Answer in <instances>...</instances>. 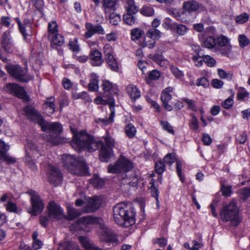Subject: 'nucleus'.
<instances>
[{
  "label": "nucleus",
  "mask_w": 250,
  "mask_h": 250,
  "mask_svg": "<svg viewBox=\"0 0 250 250\" xmlns=\"http://www.w3.org/2000/svg\"><path fill=\"white\" fill-rule=\"evenodd\" d=\"M1 43L5 51L10 53L14 52L15 46L11 40L9 31H6L3 34Z\"/></svg>",
  "instance_id": "nucleus-18"
},
{
  "label": "nucleus",
  "mask_w": 250,
  "mask_h": 250,
  "mask_svg": "<svg viewBox=\"0 0 250 250\" xmlns=\"http://www.w3.org/2000/svg\"><path fill=\"white\" fill-rule=\"evenodd\" d=\"M39 125L42 131L50 133L46 138L47 142L53 146L58 145L60 143L58 135L62 131L61 124L56 122L49 123L43 118Z\"/></svg>",
  "instance_id": "nucleus-6"
},
{
  "label": "nucleus",
  "mask_w": 250,
  "mask_h": 250,
  "mask_svg": "<svg viewBox=\"0 0 250 250\" xmlns=\"http://www.w3.org/2000/svg\"><path fill=\"white\" fill-rule=\"evenodd\" d=\"M155 168L156 172L161 175L166 169L165 163L162 160L156 162L155 164Z\"/></svg>",
  "instance_id": "nucleus-42"
},
{
  "label": "nucleus",
  "mask_w": 250,
  "mask_h": 250,
  "mask_svg": "<svg viewBox=\"0 0 250 250\" xmlns=\"http://www.w3.org/2000/svg\"><path fill=\"white\" fill-rule=\"evenodd\" d=\"M47 173L48 181L51 184L57 186L61 183L62 173L58 167L49 164Z\"/></svg>",
  "instance_id": "nucleus-12"
},
{
  "label": "nucleus",
  "mask_w": 250,
  "mask_h": 250,
  "mask_svg": "<svg viewBox=\"0 0 250 250\" xmlns=\"http://www.w3.org/2000/svg\"><path fill=\"white\" fill-rule=\"evenodd\" d=\"M203 58L204 62L208 66L212 67L215 65L216 61L213 57L209 55H203Z\"/></svg>",
  "instance_id": "nucleus-52"
},
{
  "label": "nucleus",
  "mask_w": 250,
  "mask_h": 250,
  "mask_svg": "<svg viewBox=\"0 0 250 250\" xmlns=\"http://www.w3.org/2000/svg\"><path fill=\"white\" fill-rule=\"evenodd\" d=\"M127 13L136 14L138 11V7L135 4L134 0H126Z\"/></svg>",
  "instance_id": "nucleus-35"
},
{
  "label": "nucleus",
  "mask_w": 250,
  "mask_h": 250,
  "mask_svg": "<svg viewBox=\"0 0 250 250\" xmlns=\"http://www.w3.org/2000/svg\"><path fill=\"white\" fill-rule=\"evenodd\" d=\"M18 24L19 25L20 32L22 34L24 38H25L27 36H28L29 34L27 33H26V28H30V26L29 25V24L28 23H26L22 24L19 20L18 21Z\"/></svg>",
  "instance_id": "nucleus-48"
},
{
  "label": "nucleus",
  "mask_w": 250,
  "mask_h": 250,
  "mask_svg": "<svg viewBox=\"0 0 250 250\" xmlns=\"http://www.w3.org/2000/svg\"><path fill=\"white\" fill-rule=\"evenodd\" d=\"M48 217L50 219L60 220L62 217V213L60 206L54 201H51L48 208Z\"/></svg>",
  "instance_id": "nucleus-14"
},
{
  "label": "nucleus",
  "mask_w": 250,
  "mask_h": 250,
  "mask_svg": "<svg viewBox=\"0 0 250 250\" xmlns=\"http://www.w3.org/2000/svg\"><path fill=\"white\" fill-rule=\"evenodd\" d=\"M201 50V49L199 48L197 52V55L192 57V60L195 64V65L197 66H201L203 63V56H201L199 55V52Z\"/></svg>",
  "instance_id": "nucleus-44"
},
{
  "label": "nucleus",
  "mask_w": 250,
  "mask_h": 250,
  "mask_svg": "<svg viewBox=\"0 0 250 250\" xmlns=\"http://www.w3.org/2000/svg\"><path fill=\"white\" fill-rule=\"evenodd\" d=\"M192 119L189 123L190 128L194 130H196L199 127V123L197 117L194 115L191 114Z\"/></svg>",
  "instance_id": "nucleus-57"
},
{
  "label": "nucleus",
  "mask_w": 250,
  "mask_h": 250,
  "mask_svg": "<svg viewBox=\"0 0 250 250\" xmlns=\"http://www.w3.org/2000/svg\"><path fill=\"white\" fill-rule=\"evenodd\" d=\"M233 104V96H230L222 103V106L225 109L230 108Z\"/></svg>",
  "instance_id": "nucleus-60"
},
{
  "label": "nucleus",
  "mask_w": 250,
  "mask_h": 250,
  "mask_svg": "<svg viewBox=\"0 0 250 250\" xmlns=\"http://www.w3.org/2000/svg\"><path fill=\"white\" fill-rule=\"evenodd\" d=\"M89 55L93 66H100L102 64V53L100 51L98 50H93L90 52Z\"/></svg>",
  "instance_id": "nucleus-22"
},
{
  "label": "nucleus",
  "mask_w": 250,
  "mask_h": 250,
  "mask_svg": "<svg viewBox=\"0 0 250 250\" xmlns=\"http://www.w3.org/2000/svg\"><path fill=\"white\" fill-rule=\"evenodd\" d=\"M164 162L166 164L171 165L176 161L175 154L168 153L164 158Z\"/></svg>",
  "instance_id": "nucleus-53"
},
{
  "label": "nucleus",
  "mask_w": 250,
  "mask_h": 250,
  "mask_svg": "<svg viewBox=\"0 0 250 250\" xmlns=\"http://www.w3.org/2000/svg\"><path fill=\"white\" fill-rule=\"evenodd\" d=\"M110 22L114 25H116L121 21L120 16L115 13L110 14L109 16Z\"/></svg>",
  "instance_id": "nucleus-54"
},
{
  "label": "nucleus",
  "mask_w": 250,
  "mask_h": 250,
  "mask_svg": "<svg viewBox=\"0 0 250 250\" xmlns=\"http://www.w3.org/2000/svg\"><path fill=\"white\" fill-rule=\"evenodd\" d=\"M67 212L68 214L66 217L63 215V219L66 218L68 220H72L81 215L83 212L72 207L68 206Z\"/></svg>",
  "instance_id": "nucleus-25"
},
{
  "label": "nucleus",
  "mask_w": 250,
  "mask_h": 250,
  "mask_svg": "<svg viewBox=\"0 0 250 250\" xmlns=\"http://www.w3.org/2000/svg\"><path fill=\"white\" fill-rule=\"evenodd\" d=\"M109 105L111 113L108 119L98 118L95 120V122L97 123H102L103 125H106L113 123L114 117L115 116V101L114 99L109 101Z\"/></svg>",
  "instance_id": "nucleus-20"
},
{
  "label": "nucleus",
  "mask_w": 250,
  "mask_h": 250,
  "mask_svg": "<svg viewBox=\"0 0 250 250\" xmlns=\"http://www.w3.org/2000/svg\"><path fill=\"white\" fill-rule=\"evenodd\" d=\"M78 239L83 247L85 250H103L95 245L88 237L83 236H80Z\"/></svg>",
  "instance_id": "nucleus-21"
},
{
  "label": "nucleus",
  "mask_w": 250,
  "mask_h": 250,
  "mask_svg": "<svg viewBox=\"0 0 250 250\" xmlns=\"http://www.w3.org/2000/svg\"><path fill=\"white\" fill-rule=\"evenodd\" d=\"M142 31L139 28H134L131 30V39L133 41L138 40L142 35Z\"/></svg>",
  "instance_id": "nucleus-51"
},
{
  "label": "nucleus",
  "mask_w": 250,
  "mask_h": 250,
  "mask_svg": "<svg viewBox=\"0 0 250 250\" xmlns=\"http://www.w3.org/2000/svg\"><path fill=\"white\" fill-rule=\"evenodd\" d=\"M50 41V46L52 49L58 51L62 55V35L61 34L53 35L52 36L47 38Z\"/></svg>",
  "instance_id": "nucleus-17"
},
{
  "label": "nucleus",
  "mask_w": 250,
  "mask_h": 250,
  "mask_svg": "<svg viewBox=\"0 0 250 250\" xmlns=\"http://www.w3.org/2000/svg\"><path fill=\"white\" fill-rule=\"evenodd\" d=\"M218 74L221 79H226L230 80L232 78V74L231 73H227L222 69H218Z\"/></svg>",
  "instance_id": "nucleus-55"
},
{
  "label": "nucleus",
  "mask_w": 250,
  "mask_h": 250,
  "mask_svg": "<svg viewBox=\"0 0 250 250\" xmlns=\"http://www.w3.org/2000/svg\"><path fill=\"white\" fill-rule=\"evenodd\" d=\"M47 38L58 33V26L55 21H51L48 23L47 28Z\"/></svg>",
  "instance_id": "nucleus-29"
},
{
  "label": "nucleus",
  "mask_w": 250,
  "mask_h": 250,
  "mask_svg": "<svg viewBox=\"0 0 250 250\" xmlns=\"http://www.w3.org/2000/svg\"><path fill=\"white\" fill-rule=\"evenodd\" d=\"M102 86L104 92H109L112 90L114 93H116L118 91L117 87H114L112 83L107 80L103 81Z\"/></svg>",
  "instance_id": "nucleus-36"
},
{
  "label": "nucleus",
  "mask_w": 250,
  "mask_h": 250,
  "mask_svg": "<svg viewBox=\"0 0 250 250\" xmlns=\"http://www.w3.org/2000/svg\"><path fill=\"white\" fill-rule=\"evenodd\" d=\"M172 31L175 32L179 35L183 36L187 33L188 28L184 24L176 23Z\"/></svg>",
  "instance_id": "nucleus-32"
},
{
  "label": "nucleus",
  "mask_w": 250,
  "mask_h": 250,
  "mask_svg": "<svg viewBox=\"0 0 250 250\" xmlns=\"http://www.w3.org/2000/svg\"><path fill=\"white\" fill-rule=\"evenodd\" d=\"M154 183L155 181L154 180V179H152L149 183V184L151 185V193L152 196H153L156 199V200H158L159 196V191L158 188L155 187Z\"/></svg>",
  "instance_id": "nucleus-56"
},
{
  "label": "nucleus",
  "mask_w": 250,
  "mask_h": 250,
  "mask_svg": "<svg viewBox=\"0 0 250 250\" xmlns=\"http://www.w3.org/2000/svg\"><path fill=\"white\" fill-rule=\"evenodd\" d=\"M63 166L73 174L79 176L89 175L88 167L85 163L78 161L73 156L63 154Z\"/></svg>",
  "instance_id": "nucleus-5"
},
{
  "label": "nucleus",
  "mask_w": 250,
  "mask_h": 250,
  "mask_svg": "<svg viewBox=\"0 0 250 250\" xmlns=\"http://www.w3.org/2000/svg\"><path fill=\"white\" fill-rule=\"evenodd\" d=\"M73 139L71 142L72 147L76 151L81 152L86 150L93 152L101 147L100 151V159L102 162H108L113 155V148L115 146L114 139L107 135L104 137L105 144L96 140L90 134L84 130L78 131L71 128Z\"/></svg>",
  "instance_id": "nucleus-1"
},
{
  "label": "nucleus",
  "mask_w": 250,
  "mask_h": 250,
  "mask_svg": "<svg viewBox=\"0 0 250 250\" xmlns=\"http://www.w3.org/2000/svg\"><path fill=\"white\" fill-rule=\"evenodd\" d=\"M98 77L95 74L91 75V79L88 84V89L92 91H96L98 90Z\"/></svg>",
  "instance_id": "nucleus-30"
},
{
  "label": "nucleus",
  "mask_w": 250,
  "mask_h": 250,
  "mask_svg": "<svg viewBox=\"0 0 250 250\" xmlns=\"http://www.w3.org/2000/svg\"><path fill=\"white\" fill-rule=\"evenodd\" d=\"M196 84L198 86H202L206 88L209 86V83L208 80L206 78L202 77L197 80Z\"/></svg>",
  "instance_id": "nucleus-64"
},
{
  "label": "nucleus",
  "mask_w": 250,
  "mask_h": 250,
  "mask_svg": "<svg viewBox=\"0 0 250 250\" xmlns=\"http://www.w3.org/2000/svg\"><path fill=\"white\" fill-rule=\"evenodd\" d=\"M86 32L84 35L85 39L91 38L94 34L104 35L105 34L103 27L100 24L94 25L90 22H86L85 24Z\"/></svg>",
  "instance_id": "nucleus-13"
},
{
  "label": "nucleus",
  "mask_w": 250,
  "mask_h": 250,
  "mask_svg": "<svg viewBox=\"0 0 250 250\" xmlns=\"http://www.w3.org/2000/svg\"><path fill=\"white\" fill-rule=\"evenodd\" d=\"M150 58L161 66H164L167 62V60L163 58L161 54L156 53L151 55Z\"/></svg>",
  "instance_id": "nucleus-33"
},
{
  "label": "nucleus",
  "mask_w": 250,
  "mask_h": 250,
  "mask_svg": "<svg viewBox=\"0 0 250 250\" xmlns=\"http://www.w3.org/2000/svg\"><path fill=\"white\" fill-rule=\"evenodd\" d=\"M175 23H171V19L167 18L164 20L163 25L165 28L172 31Z\"/></svg>",
  "instance_id": "nucleus-62"
},
{
  "label": "nucleus",
  "mask_w": 250,
  "mask_h": 250,
  "mask_svg": "<svg viewBox=\"0 0 250 250\" xmlns=\"http://www.w3.org/2000/svg\"><path fill=\"white\" fill-rule=\"evenodd\" d=\"M27 193L30 196L32 207V208L29 212L34 216L40 214L43 210L44 204L39 194L36 191L32 189L28 190Z\"/></svg>",
  "instance_id": "nucleus-8"
},
{
  "label": "nucleus",
  "mask_w": 250,
  "mask_h": 250,
  "mask_svg": "<svg viewBox=\"0 0 250 250\" xmlns=\"http://www.w3.org/2000/svg\"><path fill=\"white\" fill-rule=\"evenodd\" d=\"M106 62L110 68L113 71H117L119 67L116 60L113 56H110L109 58L106 59Z\"/></svg>",
  "instance_id": "nucleus-41"
},
{
  "label": "nucleus",
  "mask_w": 250,
  "mask_h": 250,
  "mask_svg": "<svg viewBox=\"0 0 250 250\" xmlns=\"http://www.w3.org/2000/svg\"><path fill=\"white\" fill-rule=\"evenodd\" d=\"M249 18V15L246 13H244L241 15L238 16L236 19V21L238 23H244L248 21Z\"/></svg>",
  "instance_id": "nucleus-58"
},
{
  "label": "nucleus",
  "mask_w": 250,
  "mask_h": 250,
  "mask_svg": "<svg viewBox=\"0 0 250 250\" xmlns=\"http://www.w3.org/2000/svg\"><path fill=\"white\" fill-rule=\"evenodd\" d=\"M199 3L194 0H189L184 2L183 7L188 12H195L199 9Z\"/></svg>",
  "instance_id": "nucleus-24"
},
{
  "label": "nucleus",
  "mask_w": 250,
  "mask_h": 250,
  "mask_svg": "<svg viewBox=\"0 0 250 250\" xmlns=\"http://www.w3.org/2000/svg\"><path fill=\"white\" fill-rule=\"evenodd\" d=\"M68 46L69 49L74 52L77 53L80 51V47L78 44V39L76 38L69 41Z\"/></svg>",
  "instance_id": "nucleus-47"
},
{
  "label": "nucleus",
  "mask_w": 250,
  "mask_h": 250,
  "mask_svg": "<svg viewBox=\"0 0 250 250\" xmlns=\"http://www.w3.org/2000/svg\"><path fill=\"white\" fill-rule=\"evenodd\" d=\"M116 2L117 0H103V7L105 10L108 9L114 11Z\"/></svg>",
  "instance_id": "nucleus-40"
},
{
  "label": "nucleus",
  "mask_w": 250,
  "mask_h": 250,
  "mask_svg": "<svg viewBox=\"0 0 250 250\" xmlns=\"http://www.w3.org/2000/svg\"><path fill=\"white\" fill-rule=\"evenodd\" d=\"M232 186L230 185H226L224 182H221V191L222 195L226 197H229L232 194Z\"/></svg>",
  "instance_id": "nucleus-34"
},
{
  "label": "nucleus",
  "mask_w": 250,
  "mask_h": 250,
  "mask_svg": "<svg viewBox=\"0 0 250 250\" xmlns=\"http://www.w3.org/2000/svg\"><path fill=\"white\" fill-rule=\"evenodd\" d=\"M72 95L74 99H83L88 102H92V100L89 97L88 94L85 92H82L81 93H77L76 92H72Z\"/></svg>",
  "instance_id": "nucleus-37"
},
{
  "label": "nucleus",
  "mask_w": 250,
  "mask_h": 250,
  "mask_svg": "<svg viewBox=\"0 0 250 250\" xmlns=\"http://www.w3.org/2000/svg\"><path fill=\"white\" fill-rule=\"evenodd\" d=\"M161 35V32L154 28H150L146 32V36L153 40H158Z\"/></svg>",
  "instance_id": "nucleus-31"
},
{
  "label": "nucleus",
  "mask_w": 250,
  "mask_h": 250,
  "mask_svg": "<svg viewBox=\"0 0 250 250\" xmlns=\"http://www.w3.org/2000/svg\"><path fill=\"white\" fill-rule=\"evenodd\" d=\"M238 41L241 47H244L250 43L249 39L244 35H240L239 36Z\"/></svg>",
  "instance_id": "nucleus-50"
},
{
  "label": "nucleus",
  "mask_w": 250,
  "mask_h": 250,
  "mask_svg": "<svg viewBox=\"0 0 250 250\" xmlns=\"http://www.w3.org/2000/svg\"><path fill=\"white\" fill-rule=\"evenodd\" d=\"M115 222L124 227H129L135 223V211L131 205L125 203L117 204L113 209Z\"/></svg>",
  "instance_id": "nucleus-3"
},
{
  "label": "nucleus",
  "mask_w": 250,
  "mask_h": 250,
  "mask_svg": "<svg viewBox=\"0 0 250 250\" xmlns=\"http://www.w3.org/2000/svg\"><path fill=\"white\" fill-rule=\"evenodd\" d=\"M102 202V199L100 196H95L89 198L87 203L83 207L82 211L83 213L94 212L100 208Z\"/></svg>",
  "instance_id": "nucleus-11"
},
{
  "label": "nucleus",
  "mask_w": 250,
  "mask_h": 250,
  "mask_svg": "<svg viewBox=\"0 0 250 250\" xmlns=\"http://www.w3.org/2000/svg\"><path fill=\"white\" fill-rule=\"evenodd\" d=\"M161 99L165 109L168 111H171L172 107L168 104V102L171 99V95L170 94H167L165 92H162Z\"/></svg>",
  "instance_id": "nucleus-26"
},
{
  "label": "nucleus",
  "mask_w": 250,
  "mask_h": 250,
  "mask_svg": "<svg viewBox=\"0 0 250 250\" xmlns=\"http://www.w3.org/2000/svg\"><path fill=\"white\" fill-rule=\"evenodd\" d=\"M132 163L124 157L121 156L114 165L110 164L108 167V172L110 173H125V177L128 181L127 184L133 187H136L139 182V177L135 172L132 171L131 173L127 172L133 168Z\"/></svg>",
  "instance_id": "nucleus-2"
},
{
  "label": "nucleus",
  "mask_w": 250,
  "mask_h": 250,
  "mask_svg": "<svg viewBox=\"0 0 250 250\" xmlns=\"http://www.w3.org/2000/svg\"><path fill=\"white\" fill-rule=\"evenodd\" d=\"M101 235V239L107 242H110L114 240V236L112 232L108 229H103Z\"/></svg>",
  "instance_id": "nucleus-27"
},
{
  "label": "nucleus",
  "mask_w": 250,
  "mask_h": 250,
  "mask_svg": "<svg viewBox=\"0 0 250 250\" xmlns=\"http://www.w3.org/2000/svg\"><path fill=\"white\" fill-rule=\"evenodd\" d=\"M249 96V93L243 88L239 89L237 98L239 100H242L244 99L245 98L248 97Z\"/></svg>",
  "instance_id": "nucleus-61"
},
{
  "label": "nucleus",
  "mask_w": 250,
  "mask_h": 250,
  "mask_svg": "<svg viewBox=\"0 0 250 250\" xmlns=\"http://www.w3.org/2000/svg\"><path fill=\"white\" fill-rule=\"evenodd\" d=\"M55 99L51 97L48 98L45 102L46 112L48 115L52 114L55 111Z\"/></svg>",
  "instance_id": "nucleus-28"
},
{
  "label": "nucleus",
  "mask_w": 250,
  "mask_h": 250,
  "mask_svg": "<svg viewBox=\"0 0 250 250\" xmlns=\"http://www.w3.org/2000/svg\"><path fill=\"white\" fill-rule=\"evenodd\" d=\"M202 45L212 52L229 57L231 52V45L229 40L225 36L221 35L216 38L208 36L204 39Z\"/></svg>",
  "instance_id": "nucleus-4"
},
{
  "label": "nucleus",
  "mask_w": 250,
  "mask_h": 250,
  "mask_svg": "<svg viewBox=\"0 0 250 250\" xmlns=\"http://www.w3.org/2000/svg\"><path fill=\"white\" fill-rule=\"evenodd\" d=\"M134 14L127 13L123 16V19L125 22L128 25H132L135 24L136 18L133 15Z\"/></svg>",
  "instance_id": "nucleus-39"
},
{
  "label": "nucleus",
  "mask_w": 250,
  "mask_h": 250,
  "mask_svg": "<svg viewBox=\"0 0 250 250\" xmlns=\"http://www.w3.org/2000/svg\"><path fill=\"white\" fill-rule=\"evenodd\" d=\"M170 69L172 74L177 79H181L184 76V73L183 71L179 70L176 66L171 65Z\"/></svg>",
  "instance_id": "nucleus-49"
},
{
  "label": "nucleus",
  "mask_w": 250,
  "mask_h": 250,
  "mask_svg": "<svg viewBox=\"0 0 250 250\" xmlns=\"http://www.w3.org/2000/svg\"><path fill=\"white\" fill-rule=\"evenodd\" d=\"M23 111L27 118L38 124L43 119L40 113L32 105H28L24 107Z\"/></svg>",
  "instance_id": "nucleus-16"
},
{
  "label": "nucleus",
  "mask_w": 250,
  "mask_h": 250,
  "mask_svg": "<svg viewBox=\"0 0 250 250\" xmlns=\"http://www.w3.org/2000/svg\"><path fill=\"white\" fill-rule=\"evenodd\" d=\"M64 250H81L79 247L73 242H65L63 243Z\"/></svg>",
  "instance_id": "nucleus-46"
},
{
  "label": "nucleus",
  "mask_w": 250,
  "mask_h": 250,
  "mask_svg": "<svg viewBox=\"0 0 250 250\" xmlns=\"http://www.w3.org/2000/svg\"><path fill=\"white\" fill-rule=\"evenodd\" d=\"M5 68L11 76L20 82H27L30 79L26 68L19 65H5Z\"/></svg>",
  "instance_id": "nucleus-9"
},
{
  "label": "nucleus",
  "mask_w": 250,
  "mask_h": 250,
  "mask_svg": "<svg viewBox=\"0 0 250 250\" xmlns=\"http://www.w3.org/2000/svg\"><path fill=\"white\" fill-rule=\"evenodd\" d=\"M0 149H1V160L8 164H14L16 162L15 158L9 156L6 153V151L9 149V146L1 140H0Z\"/></svg>",
  "instance_id": "nucleus-19"
},
{
  "label": "nucleus",
  "mask_w": 250,
  "mask_h": 250,
  "mask_svg": "<svg viewBox=\"0 0 250 250\" xmlns=\"http://www.w3.org/2000/svg\"><path fill=\"white\" fill-rule=\"evenodd\" d=\"M160 72L157 70H153L148 73V78L149 80L156 81L160 77Z\"/></svg>",
  "instance_id": "nucleus-63"
},
{
  "label": "nucleus",
  "mask_w": 250,
  "mask_h": 250,
  "mask_svg": "<svg viewBox=\"0 0 250 250\" xmlns=\"http://www.w3.org/2000/svg\"><path fill=\"white\" fill-rule=\"evenodd\" d=\"M140 44L142 47H147L150 49H152L155 46V42L152 39H147L145 38H144V41L140 42Z\"/></svg>",
  "instance_id": "nucleus-45"
},
{
  "label": "nucleus",
  "mask_w": 250,
  "mask_h": 250,
  "mask_svg": "<svg viewBox=\"0 0 250 250\" xmlns=\"http://www.w3.org/2000/svg\"><path fill=\"white\" fill-rule=\"evenodd\" d=\"M140 13L146 16H152L154 14V10L151 7L144 6L141 9Z\"/></svg>",
  "instance_id": "nucleus-43"
},
{
  "label": "nucleus",
  "mask_w": 250,
  "mask_h": 250,
  "mask_svg": "<svg viewBox=\"0 0 250 250\" xmlns=\"http://www.w3.org/2000/svg\"><path fill=\"white\" fill-rule=\"evenodd\" d=\"M126 135L129 138L134 137L136 133V129L131 124H128L125 128Z\"/></svg>",
  "instance_id": "nucleus-38"
},
{
  "label": "nucleus",
  "mask_w": 250,
  "mask_h": 250,
  "mask_svg": "<svg viewBox=\"0 0 250 250\" xmlns=\"http://www.w3.org/2000/svg\"><path fill=\"white\" fill-rule=\"evenodd\" d=\"M5 91L10 94L15 95L21 99H24L25 97V91L23 88L19 84L15 83H8L4 88Z\"/></svg>",
  "instance_id": "nucleus-15"
},
{
  "label": "nucleus",
  "mask_w": 250,
  "mask_h": 250,
  "mask_svg": "<svg viewBox=\"0 0 250 250\" xmlns=\"http://www.w3.org/2000/svg\"><path fill=\"white\" fill-rule=\"evenodd\" d=\"M91 183L97 188H101L104 185V181L98 177H95L92 179Z\"/></svg>",
  "instance_id": "nucleus-59"
},
{
  "label": "nucleus",
  "mask_w": 250,
  "mask_h": 250,
  "mask_svg": "<svg viewBox=\"0 0 250 250\" xmlns=\"http://www.w3.org/2000/svg\"><path fill=\"white\" fill-rule=\"evenodd\" d=\"M220 215L224 222H229L232 226H236L241 222L237 207L233 201L228 205L224 206L221 211Z\"/></svg>",
  "instance_id": "nucleus-7"
},
{
  "label": "nucleus",
  "mask_w": 250,
  "mask_h": 250,
  "mask_svg": "<svg viewBox=\"0 0 250 250\" xmlns=\"http://www.w3.org/2000/svg\"><path fill=\"white\" fill-rule=\"evenodd\" d=\"M102 219L100 218L93 217L91 216H86L81 217L73 225L75 229L85 230L86 228L90 225L101 224Z\"/></svg>",
  "instance_id": "nucleus-10"
},
{
  "label": "nucleus",
  "mask_w": 250,
  "mask_h": 250,
  "mask_svg": "<svg viewBox=\"0 0 250 250\" xmlns=\"http://www.w3.org/2000/svg\"><path fill=\"white\" fill-rule=\"evenodd\" d=\"M126 91L131 100L134 102L141 96L140 91L136 86L129 85L126 87Z\"/></svg>",
  "instance_id": "nucleus-23"
}]
</instances>
